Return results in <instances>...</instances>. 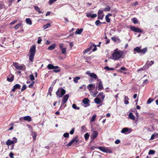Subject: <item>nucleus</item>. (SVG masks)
Masks as SVG:
<instances>
[{"instance_id": "obj_22", "label": "nucleus", "mask_w": 158, "mask_h": 158, "mask_svg": "<svg viewBox=\"0 0 158 158\" xmlns=\"http://www.w3.org/2000/svg\"><path fill=\"white\" fill-rule=\"evenodd\" d=\"M55 44H53L50 46L48 48V49L49 50H53L55 48Z\"/></svg>"}, {"instance_id": "obj_63", "label": "nucleus", "mask_w": 158, "mask_h": 158, "mask_svg": "<svg viewBox=\"0 0 158 158\" xmlns=\"http://www.w3.org/2000/svg\"><path fill=\"white\" fill-rule=\"evenodd\" d=\"M148 80L146 79L144 80L143 82V84H147L148 83Z\"/></svg>"}, {"instance_id": "obj_27", "label": "nucleus", "mask_w": 158, "mask_h": 158, "mask_svg": "<svg viewBox=\"0 0 158 158\" xmlns=\"http://www.w3.org/2000/svg\"><path fill=\"white\" fill-rule=\"evenodd\" d=\"M112 151L111 149L108 148H106L105 152L107 153H112Z\"/></svg>"}, {"instance_id": "obj_56", "label": "nucleus", "mask_w": 158, "mask_h": 158, "mask_svg": "<svg viewBox=\"0 0 158 158\" xmlns=\"http://www.w3.org/2000/svg\"><path fill=\"white\" fill-rule=\"evenodd\" d=\"M157 134L156 133H154L152 135L150 139H153L155 138V136H156Z\"/></svg>"}, {"instance_id": "obj_34", "label": "nucleus", "mask_w": 158, "mask_h": 158, "mask_svg": "<svg viewBox=\"0 0 158 158\" xmlns=\"http://www.w3.org/2000/svg\"><path fill=\"white\" fill-rule=\"evenodd\" d=\"M61 91H60V94L62 97L63 95H64L66 93V91L63 89L61 88Z\"/></svg>"}, {"instance_id": "obj_49", "label": "nucleus", "mask_w": 158, "mask_h": 158, "mask_svg": "<svg viewBox=\"0 0 158 158\" xmlns=\"http://www.w3.org/2000/svg\"><path fill=\"white\" fill-rule=\"evenodd\" d=\"M89 134L88 133H85L84 135V137L85 140L88 139L89 137Z\"/></svg>"}, {"instance_id": "obj_18", "label": "nucleus", "mask_w": 158, "mask_h": 158, "mask_svg": "<svg viewBox=\"0 0 158 158\" xmlns=\"http://www.w3.org/2000/svg\"><path fill=\"white\" fill-rule=\"evenodd\" d=\"M20 85L19 84H16L14 86L13 89L11 90V91L15 92L16 89H19L20 88Z\"/></svg>"}, {"instance_id": "obj_6", "label": "nucleus", "mask_w": 158, "mask_h": 158, "mask_svg": "<svg viewBox=\"0 0 158 158\" xmlns=\"http://www.w3.org/2000/svg\"><path fill=\"white\" fill-rule=\"evenodd\" d=\"M131 31L135 32L141 33L143 32V30L138 27H135V26H131L130 27Z\"/></svg>"}, {"instance_id": "obj_7", "label": "nucleus", "mask_w": 158, "mask_h": 158, "mask_svg": "<svg viewBox=\"0 0 158 158\" xmlns=\"http://www.w3.org/2000/svg\"><path fill=\"white\" fill-rule=\"evenodd\" d=\"M132 131L131 128H129L127 127H125L123 128L121 131V132L124 133L125 134H127L130 133Z\"/></svg>"}, {"instance_id": "obj_26", "label": "nucleus", "mask_w": 158, "mask_h": 158, "mask_svg": "<svg viewBox=\"0 0 158 158\" xmlns=\"http://www.w3.org/2000/svg\"><path fill=\"white\" fill-rule=\"evenodd\" d=\"M94 101L97 104H99L101 102V101L100 99L98 98H95L94 99Z\"/></svg>"}, {"instance_id": "obj_19", "label": "nucleus", "mask_w": 158, "mask_h": 158, "mask_svg": "<svg viewBox=\"0 0 158 158\" xmlns=\"http://www.w3.org/2000/svg\"><path fill=\"white\" fill-rule=\"evenodd\" d=\"M97 96L101 98L102 101H103L105 98V95L102 92L99 93L98 94Z\"/></svg>"}, {"instance_id": "obj_41", "label": "nucleus", "mask_w": 158, "mask_h": 158, "mask_svg": "<svg viewBox=\"0 0 158 158\" xmlns=\"http://www.w3.org/2000/svg\"><path fill=\"white\" fill-rule=\"evenodd\" d=\"M80 79V78L79 77H75L73 79V81L75 83H78V80Z\"/></svg>"}, {"instance_id": "obj_15", "label": "nucleus", "mask_w": 158, "mask_h": 158, "mask_svg": "<svg viewBox=\"0 0 158 158\" xmlns=\"http://www.w3.org/2000/svg\"><path fill=\"white\" fill-rule=\"evenodd\" d=\"M14 78V76L13 75L11 74H10L7 77V80L10 82H11L13 81Z\"/></svg>"}, {"instance_id": "obj_62", "label": "nucleus", "mask_w": 158, "mask_h": 158, "mask_svg": "<svg viewBox=\"0 0 158 158\" xmlns=\"http://www.w3.org/2000/svg\"><path fill=\"white\" fill-rule=\"evenodd\" d=\"M42 41V40L41 39L40 37H39L38 38V40L37 42L38 44L40 43L41 41Z\"/></svg>"}, {"instance_id": "obj_3", "label": "nucleus", "mask_w": 158, "mask_h": 158, "mask_svg": "<svg viewBox=\"0 0 158 158\" xmlns=\"http://www.w3.org/2000/svg\"><path fill=\"white\" fill-rule=\"evenodd\" d=\"M154 61H153L152 60L150 61H149L148 60L144 66L142 68L139 69L138 71H141V70H144L145 69H148L150 66H151V65L154 64Z\"/></svg>"}, {"instance_id": "obj_17", "label": "nucleus", "mask_w": 158, "mask_h": 158, "mask_svg": "<svg viewBox=\"0 0 158 158\" xmlns=\"http://www.w3.org/2000/svg\"><path fill=\"white\" fill-rule=\"evenodd\" d=\"M98 135V132L97 131H94L91 134L90 137L93 139H94L97 137Z\"/></svg>"}, {"instance_id": "obj_51", "label": "nucleus", "mask_w": 158, "mask_h": 158, "mask_svg": "<svg viewBox=\"0 0 158 158\" xmlns=\"http://www.w3.org/2000/svg\"><path fill=\"white\" fill-rule=\"evenodd\" d=\"M91 93L93 94V96L94 97L97 95L98 93V91L96 89L94 92L92 91V92Z\"/></svg>"}, {"instance_id": "obj_32", "label": "nucleus", "mask_w": 158, "mask_h": 158, "mask_svg": "<svg viewBox=\"0 0 158 158\" xmlns=\"http://www.w3.org/2000/svg\"><path fill=\"white\" fill-rule=\"evenodd\" d=\"M97 115L96 114H94L93 115L91 118V119L90 121V122L91 123L93 122H94L95 121V119L96 118Z\"/></svg>"}, {"instance_id": "obj_60", "label": "nucleus", "mask_w": 158, "mask_h": 158, "mask_svg": "<svg viewBox=\"0 0 158 158\" xmlns=\"http://www.w3.org/2000/svg\"><path fill=\"white\" fill-rule=\"evenodd\" d=\"M34 81H32L29 85L28 87L30 88H32L34 84Z\"/></svg>"}, {"instance_id": "obj_47", "label": "nucleus", "mask_w": 158, "mask_h": 158, "mask_svg": "<svg viewBox=\"0 0 158 158\" xmlns=\"http://www.w3.org/2000/svg\"><path fill=\"white\" fill-rule=\"evenodd\" d=\"M30 79L31 81H33L35 80L33 74H31L29 76Z\"/></svg>"}, {"instance_id": "obj_59", "label": "nucleus", "mask_w": 158, "mask_h": 158, "mask_svg": "<svg viewBox=\"0 0 158 158\" xmlns=\"http://www.w3.org/2000/svg\"><path fill=\"white\" fill-rule=\"evenodd\" d=\"M69 133L68 132H66L64 133L63 135V136L65 138L68 137H69Z\"/></svg>"}, {"instance_id": "obj_1", "label": "nucleus", "mask_w": 158, "mask_h": 158, "mask_svg": "<svg viewBox=\"0 0 158 158\" xmlns=\"http://www.w3.org/2000/svg\"><path fill=\"white\" fill-rule=\"evenodd\" d=\"M124 53V52L119 50L117 48L112 54V59L114 60H118L123 56Z\"/></svg>"}, {"instance_id": "obj_30", "label": "nucleus", "mask_w": 158, "mask_h": 158, "mask_svg": "<svg viewBox=\"0 0 158 158\" xmlns=\"http://www.w3.org/2000/svg\"><path fill=\"white\" fill-rule=\"evenodd\" d=\"M147 51V48H144L142 49H141L140 52L142 54H144Z\"/></svg>"}, {"instance_id": "obj_55", "label": "nucleus", "mask_w": 158, "mask_h": 158, "mask_svg": "<svg viewBox=\"0 0 158 158\" xmlns=\"http://www.w3.org/2000/svg\"><path fill=\"white\" fill-rule=\"evenodd\" d=\"M110 7L108 6L106 7V8H105L104 10L105 11H110Z\"/></svg>"}, {"instance_id": "obj_11", "label": "nucleus", "mask_w": 158, "mask_h": 158, "mask_svg": "<svg viewBox=\"0 0 158 158\" xmlns=\"http://www.w3.org/2000/svg\"><path fill=\"white\" fill-rule=\"evenodd\" d=\"M13 65L15 67V68L21 70L23 69V67L21 64H19L18 63L14 62Z\"/></svg>"}, {"instance_id": "obj_13", "label": "nucleus", "mask_w": 158, "mask_h": 158, "mask_svg": "<svg viewBox=\"0 0 158 158\" xmlns=\"http://www.w3.org/2000/svg\"><path fill=\"white\" fill-rule=\"evenodd\" d=\"M59 48L61 50L62 53L65 54L66 53V48H64V44H60L59 45Z\"/></svg>"}, {"instance_id": "obj_57", "label": "nucleus", "mask_w": 158, "mask_h": 158, "mask_svg": "<svg viewBox=\"0 0 158 158\" xmlns=\"http://www.w3.org/2000/svg\"><path fill=\"white\" fill-rule=\"evenodd\" d=\"M57 0H49L48 3L50 5H52L54 2H55Z\"/></svg>"}, {"instance_id": "obj_21", "label": "nucleus", "mask_w": 158, "mask_h": 158, "mask_svg": "<svg viewBox=\"0 0 158 158\" xmlns=\"http://www.w3.org/2000/svg\"><path fill=\"white\" fill-rule=\"evenodd\" d=\"M23 119L28 121H31V118L29 116H27L23 117Z\"/></svg>"}, {"instance_id": "obj_14", "label": "nucleus", "mask_w": 158, "mask_h": 158, "mask_svg": "<svg viewBox=\"0 0 158 158\" xmlns=\"http://www.w3.org/2000/svg\"><path fill=\"white\" fill-rule=\"evenodd\" d=\"M89 100L87 98H84L83 100V102L85 105V107H87L89 106L90 104L89 103Z\"/></svg>"}, {"instance_id": "obj_53", "label": "nucleus", "mask_w": 158, "mask_h": 158, "mask_svg": "<svg viewBox=\"0 0 158 158\" xmlns=\"http://www.w3.org/2000/svg\"><path fill=\"white\" fill-rule=\"evenodd\" d=\"M26 88H27L26 85L25 84L22 87V88L21 89V91L22 92L25 89H26Z\"/></svg>"}, {"instance_id": "obj_61", "label": "nucleus", "mask_w": 158, "mask_h": 158, "mask_svg": "<svg viewBox=\"0 0 158 158\" xmlns=\"http://www.w3.org/2000/svg\"><path fill=\"white\" fill-rule=\"evenodd\" d=\"M75 129L73 128L70 131L69 133L71 135H73L74 134V132Z\"/></svg>"}, {"instance_id": "obj_58", "label": "nucleus", "mask_w": 158, "mask_h": 158, "mask_svg": "<svg viewBox=\"0 0 158 158\" xmlns=\"http://www.w3.org/2000/svg\"><path fill=\"white\" fill-rule=\"evenodd\" d=\"M12 141L13 142V143H15L17 142V139L15 137H14Z\"/></svg>"}, {"instance_id": "obj_42", "label": "nucleus", "mask_w": 158, "mask_h": 158, "mask_svg": "<svg viewBox=\"0 0 158 158\" xmlns=\"http://www.w3.org/2000/svg\"><path fill=\"white\" fill-rule=\"evenodd\" d=\"M133 23L135 24H137L138 23V21L137 19L135 18H134L132 19Z\"/></svg>"}, {"instance_id": "obj_43", "label": "nucleus", "mask_w": 158, "mask_h": 158, "mask_svg": "<svg viewBox=\"0 0 158 158\" xmlns=\"http://www.w3.org/2000/svg\"><path fill=\"white\" fill-rule=\"evenodd\" d=\"M72 107L73 109L76 110H78L80 109L79 107H77L76 105L75 104H73Z\"/></svg>"}, {"instance_id": "obj_20", "label": "nucleus", "mask_w": 158, "mask_h": 158, "mask_svg": "<svg viewBox=\"0 0 158 158\" xmlns=\"http://www.w3.org/2000/svg\"><path fill=\"white\" fill-rule=\"evenodd\" d=\"M83 31V29L82 28L77 29L75 32V34H81Z\"/></svg>"}, {"instance_id": "obj_52", "label": "nucleus", "mask_w": 158, "mask_h": 158, "mask_svg": "<svg viewBox=\"0 0 158 158\" xmlns=\"http://www.w3.org/2000/svg\"><path fill=\"white\" fill-rule=\"evenodd\" d=\"M155 151L154 150H150L148 152V154L149 155H152L155 153Z\"/></svg>"}, {"instance_id": "obj_39", "label": "nucleus", "mask_w": 158, "mask_h": 158, "mask_svg": "<svg viewBox=\"0 0 158 158\" xmlns=\"http://www.w3.org/2000/svg\"><path fill=\"white\" fill-rule=\"evenodd\" d=\"M53 87V86H52V85H51V86L48 89V94L49 93L50 96H51L52 95L51 93Z\"/></svg>"}, {"instance_id": "obj_45", "label": "nucleus", "mask_w": 158, "mask_h": 158, "mask_svg": "<svg viewBox=\"0 0 158 158\" xmlns=\"http://www.w3.org/2000/svg\"><path fill=\"white\" fill-rule=\"evenodd\" d=\"M102 23L99 20H97L95 22V24L97 26H99Z\"/></svg>"}, {"instance_id": "obj_25", "label": "nucleus", "mask_w": 158, "mask_h": 158, "mask_svg": "<svg viewBox=\"0 0 158 158\" xmlns=\"http://www.w3.org/2000/svg\"><path fill=\"white\" fill-rule=\"evenodd\" d=\"M31 135L33 137V139L34 141L36 139V136H37V133L35 132H33L31 134Z\"/></svg>"}, {"instance_id": "obj_54", "label": "nucleus", "mask_w": 158, "mask_h": 158, "mask_svg": "<svg viewBox=\"0 0 158 158\" xmlns=\"http://www.w3.org/2000/svg\"><path fill=\"white\" fill-rule=\"evenodd\" d=\"M105 19L107 22L109 23L110 22V19L109 18L108 16V15H106V16Z\"/></svg>"}, {"instance_id": "obj_46", "label": "nucleus", "mask_w": 158, "mask_h": 158, "mask_svg": "<svg viewBox=\"0 0 158 158\" xmlns=\"http://www.w3.org/2000/svg\"><path fill=\"white\" fill-rule=\"evenodd\" d=\"M81 131L83 132H85L86 131V128L85 126H82L81 127Z\"/></svg>"}, {"instance_id": "obj_29", "label": "nucleus", "mask_w": 158, "mask_h": 158, "mask_svg": "<svg viewBox=\"0 0 158 158\" xmlns=\"http://www.w3.org/2000/svg\"><path fill=\"white\" fill-rule=\"evenodd\" d=\"M6 144L8 146H10L13 143V142L10 139H8L6 142Z\"/></svg>"}, {"instance_id": "obj_28", "label": "nucleus", "mask_w": 158, "mask_h": 158, "mask_svg": "<svg viewBox=\"0 0 158 158\" xmlns=\"http://www.w3.org/2000/svg\"><path fill=\"white\" fill-rule=\"evenodd\" d=\"M34 8L36 10V11H37L39 13H43V12H42L40 10V8L37 6H34Z\"/></svg>"}, {"instance_id": "obj_50", "label": "nucleus", "mask_w": 158, "mask_h": 158, "mask_svg": "<svg viewBox=\"0 0 158 158\" xmlns=\"http://www.w3.org/2000/svg\"><path fill=\"white\" fill-rule=\"evenodd\" d=\"M153 101V99L152 98H149L147 101V103L148 104H149Z\"/></svg>"}, {"instance_id": "obj_36", "label": "nucleus", "mask_w": 158, "mask_h": 158, "mask_svg": "<svg viewBox=\"0 0 158 158\" xmlns=\"http://www.w3.org/2000/svg\"><path fill=\"white\" fill-rule=\"evenodd\" d=\"M91 58H92L91 57H84V59L86 60V62L88 63H90V61Z\"/></svg>"}, {"instance_id": "obj_4", "label": "nucleus", "mask_w": 158, "mask_h": 158, "mask_svg": "<svg viewBox=\"0 0 158 158\" xmlns=\"http://www.w3.org/2000/svg\"><path fill=\"white\" fill-rule=\"evenodd\" d=\"M47 68L49 69H54L53 71L55 73L59 72L60 70L58 66H54L51 64H48L47 66Z\"/></svg>"}, {"instance_id": "obj_5", "label": "nucleus", "mask_w": 158, "mask_h": 158, "mask_svg": "<svg viewBox=\"0 0 158 158\" xmlns=\"http://www.w3.org/2000/svg\"><path fill=\"white\" fill-rule=\"evenodd\" d=\"M78 135H77L74 138H73V139L71 140V141L69 142L67 145V146L69 147L71 146L72 144L74 143V144H76L79 141V140L77 139L78 138Z\"/></svg>"}, {"instance_id": "obj_33", "label": "nucleus", "mask_w": 158, "mask_h": 158, "mask_svg": "<svg viewBox=\"0 0 158 158\" xmlns=\"http://www.w3.org/2000/svg\"><path fill=\"white\" fill-rule=\"evenodd\" d=\"M51 25L50 23H47L46 24L44 25L43 26V28L44 29H46L47 28H49L51 27Z\"/></svg>"}, {"instance_id": "obj_35", "label": "nucleus", "mask_w": 158, "mask_h": 158, "mask_svg": "<svg viewBox=\"0 0 158 158\" xmlns=\"http://www.w3.org/2000/svg\"><path fill=\"white\" fill-rule=\"evenodd\" d=\"M90 46L91 47V49H92L93 47L94 48L93 49V52L97 50V48L96 47L97 46L96 45H95V44H92L91 45V46Z\"/></svg>"}, {"instance_id": "obj_38", "label": "nucleus", "mask_w": 158, "mask_h": 158, "mask_svg": "<svg viewBox=\"0 0 158 158\" xmlns=\"http://www.w3.org/2000/svg\"><path fill=\"white\" fill-rule=\"evenodd\" d=\"M119 71L121 73H123L122 70L126 71L127 70V69L124 67H122L120 68V69H119Z\"/></svg>"}, {"instance_id": "obj_2", "label": "nucleus", "mask_w": 158, "mask_h": 158, "mask_svg": "<svg viewBox=\"0 0 158 158\" xmlns=\"http://www.w3.org/2000/svg\"><path fill=\"white\" fill-rule=\"evenodd\" d=\"M30 52L29 59L31 62H32L36 52V46L33 45L31 47L29 51Z\"/></svg>"}, {"instance_id": "obj_48", "label": "nucleus", "mask_w": 158, "mask_h": 158, "mask_svg": "<svg viewBox=\"0 0 158 158\" xmlns=\"http://www.w3.org/2000/svg\"><path fill=\"white\" fill-rule=\"evenodd\" d=\"M59 89L56 92V95L59 97V98H61L62 97L61 95V94H60V90H59Z\"/></svg>"}, {"instance_id": "obj_37", "label": "nucleus", "mask_w": 158, "mask_h": 158, "mask_svg": "<svg viewBox=\"0 0 158 158\" xmlns=\"http://www.w3.org/2000/svg\"><path fill=\"white\" fill-rule=\"evenodd\" d=\"M22 25V24L21 23H18L15 25L14 27V28L16 29H19Z\"/></svg>"}, {"instance_id": "obj_40", "label": "nucleus", "mask_w": 158, "mask_h": 158, "mask_svg": "<svg viewBox=\"0 0 158 158\" xmlns=\"http://www.w3.org/2000/svg\"><path fill=\"white\" fill-rule=\"evenodd\" d=\"M98 148L101 151L105 152L106 147H99Z\"/></svg>"}, {"instance_id": "obj_23", "label": "nucleus", "mask_w": 158, "mask_h": 158, "mask_svg": "<svg viewBox=\"0 0 158 158\" xmlns=\"http://www.w3.org/2000/svg\"><path fill=\"white\" fill-rule=\"evenodd\" d=\"M129 117L130 119L133 120L135 119V117L132 112H130L129 114Z\"/></svg>"}, {"instance_id": "obj_8", "label": "nucleus", "mask_w": 158, "mask_h": 158, "mask_svg": "<svg viewBox=\"0 0 158 158\" xmlns=\"http://www.w3.org/2000/svg\"><path fill=\"white\" fill-rule=\"evenodd\" d=\"M99 81V83L97 84L96 88L98 90H101L104 89V87L102 84V82L100 79H98Z\"/></svg>"}, {"instance_id": "obj_44", "label": "nucleus", "mask_w": 158, "mask_h": 158, "mask_svg": "<svg viewBox=\"0 0 158 158\" xmlns=\"http://www.w3.org/2000/svg\"><path fill=\"white\" fill-rule=\"evenodd\" d=\"M91 49L90 46L89 48H87L84 51L83 53L84 54L87 53L88 52H89Z\"/></svg>"}, {"instance_id": "obj_10", "label": "nucleus", "mask_w": 158, "mask_h": 158, "mask_svg": "<svg viewBox=\"0 0 158 158\" xmlns=\"http://www.w3.org/2000/svg\"><path fill=\"white\" fill-rule=\"evenodd\" d=\"M69 98V95L68 94H66L65 95L64 97L63 98L62 101V103L61 105V107L62 106V105H63L66 103V102H67L68 98Z\"/></svg>"}, {"instance_id": "obj_9", "label": "nucleus", "mask_w": 158, "mask_h": 158, "mask_svg": "<svg viewBox=\"0 0 158 158\" xmlns=\"http://www.w3.org/2000/svg\"><path fill=\"white\" fill-rule=\"evenodd\" d=\"M86 73L89 75V76L95 79H98V77L96 74L94 73H91L89 71H87L86 72Z\"/></svg>"}, {"instance_id": "obj_24", "label": "nucleus", "mask_w": 158, "mask_h": 158, "mask_svg": "<svg viewBox=\"0 0 158 158\" xmlns=\"http://www.w3.org/2000/svg\"><path fill=\"white\" fill-rule=\"evenodd\" d=\"M26 23L28 25H31L32 24V21L29 18L26 19L25 20Z\"/></svg>"}, {"instance_id": "obj_64", "label": "nucleus", "mask_w": 158, "mask_h": 158, "mask_svg": "<svg viewBox=\"0 0 158 158\" xmlns=\"http://www.w3.org/2000/svg\"><path fill=\"white\" fill-rule=\"evenodd\" d=\"M14 154L12 152H11L9 154V156L11 158H14Z\"/></svg>"}, {"instance_id": "obj_12", "label": "nucleus", "mask_w": 158, "mask_h": 158, "mask_svg": "<svg viewBox=\"0 0 158 158\" xmlns=\"http://www.w3.org/2000/svg\"><path fill=\"white\" fill-rule=\"evenodd\" d=\"M95 87V84H90L88 85L87 86V88L89 89L90 92H92V90Z\"/></svg>"}, {"instance_id": "obj_16", "label": "nucleus", "mask_w": 158, "mask_h": 158, "mask_svg": "<svg viewBox=\"0 0 158 158\" xmlns=\"http://www.w3.org/2000/svg\"><path fill=\"white\" fill-rule=\"evenodd\" d=\"M103 11L102 10H99L98 12V19H102L103 15H102Z\"/></svg>"}, {"instance_id": "obj_31", "label": "nucleus", "mask_w": 158, "mask_h": 158, "mask_svg": "<svg viewBox=\"0 0 158 158\" xmlns=\"http://www.w3.org/2000/svg\"><path fill=\"white\" fill-rule=\"evenodd\" d=\"M134 50L135 51H136L137 52L139 53L141 51V49L139 47H136L134 49Z\"/></svg>"}]
</instances>
